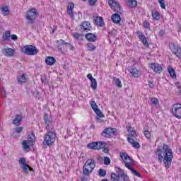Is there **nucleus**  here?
<instances>
[{
	"label": "nucleus",
	"instance_id": "obj_47",
	"mask_svg": "<svg viewBox=\"0 0 181 181\" xmlns=\"http://www.w3.org/2000/svg\"><path fill=\"white\" fill-rule=\"evenodd\" d=\"M124 166L125 168H127V169H129V170H132V169L134 168L131 164H129V163L124 161Z\"/></svg>",
	"mask_w": 181,
	"mask_h": 181
},
{
	"label": "nucleus",
	"instance_id": "obj_13",
	"mask_svg": "<svg viewBox=\"0 0 181 181\" xmlns=\"http://www.w3.org/2000/svg\"><path fill=\"white\" fill-rule=\"evenodd\" d=\"M57 49L63 53L64 50H66V47L69 45V42H65L64 40L60 39L59 40L57 41Z\"/></svg>",
	"mask_w": 181,
	"mask_h": 181
},
{
	"label": "nucleus",
	"instance_id": "obj_54",
	"mask_svg": "<svg viewBox=\"0 0 181 181\" xmlns=\"http://www.w3.org/2000/svg\"><path fill=\"white\" fill-rule=\"evenodd\" d=\"M41 81L42 84H47V78L46 77L41 78Z\"/></svg>",
	"mask_w": 181,
	"mask_h": 181
},
{
	"label": "nucleus",
	"instance_id": "obj_2",
	"mask_svg": "<svg viewBox=\"0 0 181 181\" xmlns=\"http://www.w3.org/2000/svg\"><path fill=\"white\" fill-rule=\"evenodd\" d=\"M95 168V160L91 158L88 159L85 163L83 170V175L86 176H88L93 173V170Z\"/></svg>",
	"mask_w": 181,
	"mask_h": 181
},
{
	"label": "nucleus",
	"instance_id": "obj_24",
	"mask_svg": "<svg viewBox=\"0 0 181 181\" xmlns=\"http://www.w3.org/2000/svg\"><path fill=\"white\" fill-rule=\"evenodd\" d=\"M95 23H96L98 26L103 28V26H104V20H103V17H96L95 19Z\"/></svg>",
	"mask_w": 181,
	"mask_h": 181
},
{
	"label": "nucleus",
	"instance_id": "obj_5",
	"mask_svg": "<svg viewBox=\"0 0 181 181\" xmlns=\"http://www.w3.org/2000/svg\"><path fill=\"white\" fill-rule=\"evenodd\" d=\"M54 141H56V133L54 132H51L49 129V130H48L47 133L45 134L44 144L47 145V146H50V145H52Z\"/></svg>",
	"mask_w": 181,
	"mask_h": 181
},
{
	"label": "nucleus",
	"instance_id": "obj_43",
	"mask_svg": "<svg viewBox=\"0 0 181 181\" xmlns=\"http://www.w3.org/2000/svg\"><path fill=\"white\" fill-rule=\"evenodd\" d=\"M111 164V159L109 157H104V165L108 166V165Z\"/></svg>",
	"mask_w": 181,
	"mask_h": 181
},
{
	"label": "nucleus",
	"instance_id": "obj_39",
	"mask_svg": "<svg viewBox=\"0 0 181 181\" xmlns=\"http://www.w3.org/2000/svg\"><path fill=\"white\" fill-rule=\"evenodd\" d=\"M99 176H101L102 177H105L107 175V170L100 168L98 170Z\"/></svg>",
	"mask_w": 181,
	"mask_h": 181
},
{
	"label": "nucleus",
	"instance_id": "obj_19",
	"mask_svg": "<svg viewBox=\"0 0 181 181\" xmlns=\"http://www.w3.org/2000/svg\"><path fill=\"white\" fill-rule=\"evenodd\" d=\"M81 29H83L86 32H88L91 30V24H90V22L88 21L83 22L81 25Z\"/></svg>",
	"mask_w": 181,
	"mask_h": 181
},
{
	"label": "nucleus",
	"instance_id": "obj_52",
	"mask_svg": "<svg viewBox=\"0 0 181 181\" xmlns=\"http://www.w3.org/2000/svg\"><path fill=\"white\" fill-rule=\"evenodd\" d=\"M127 141L129 144H131V145H132L135 142V140H134V139L131 137H127Z\"/></svg>",
	"mask_w": 181,
	"mask_h": 181
},
{
	"label": "nucleus",
	"instance_id": "obj_8",
	"mask_svg": "<svg viewBox=\"0 0 181 181\" xmlns=\"http://www.w3.org/2000/svg\"><path fill=\"white\" fill-rule=\"evenodd\" d=\"M90 104L92 110H93V111L95 112L97 116L99 118H104V114H103V112H101V110L98 108V105H97V103H95V101L92 100L90 102Z\"/></svg>",
	"mask_w": 181,
	"mask_h": 181
},
{
	"label": "nucleus",
	"instance_id": "obj_56",
	"mask_svg": "<svg viewBox=\"0 0 181 181\" xmlns=\"http://www.w3.org/2000/svg\"><path fill=\"white\" fill-rule=\"evenodd\" d=\"M148 86H149L150 88H153L155 87V85L153 84V82H152L151 81H148Z\"/></svg>",
	"mask_w": 181,
	"mask_h": 181
},
{
	"label": "nucleus",
	"instance_id": "obj_6",
	"mask_svg": "<svg viewBox=\"0 0 181 181\" xmlns=\"http://www.w3.org/2000/svg\"><path fill=\"white\" fill-rule=\"evenodd\" d=\"M22 52L28 54V56H35L37 53H39V49H36V47L33 45H26L22 49Z\"/></svg>",
	"mask_w": 181,
	"mask_h": 181
},
{
	"label": "nucleus",
	"instance_id": "obj_7",
	"mask_svg": "<svg viewBox=\"0 0 181 181\" xmlns=\"http://www.w3.org/2000/svg\"><path fill=\"white\" fill-rule=\"evenodd\" d=\"M105 145L106 144L103 141H96L88 144L87 148L89 149H95L98 151L100 149H103V148H105Z\"/></svg>",
	"mask_w": 181,
	"mask_h": 181
},
{
	"label": "nucleus",
	"instance_id": "obj_36",
	"mask_svg": "<svg viewBox=\"0 0 181 181\" xmlns=\"http://www.w3.org/2000/svg\"><path fill=\"white\" fill-rule=\"evenodd\" d=\"M112 9L114 11V12H116V13H122V9H121V6L119 5V3Z\"/></svg>",
	"mask_w": 181,
	"mask_h": 181
},
{
	"label": "nucleus",
	"instance_id": "obj_26",
	"mask_svg": "<svg viewBox=\"0 0 181 181\" xmlns=\"http://www.w3.org/2000/svg\"><path fill=\"white\" fill-rule=\"evenodd\" d=\"M21 121H22V115H16V117L13 120V124L18 126Z\"/></svg>",
	"mask_w": 181,
	"mask_h": 181
},
{
	"label": "nucleus",
	"instance_id": "obj_42",
	"mask_svg": "<svg viewBox=\"0 0 181 181\" xmlns=\"http://www.w3.org/2000/svg\"><path fill=\"white\" fill-rule=\"evenodd\" d=\"M131 172L133 175H134V176H137V177H142V175H141V173H139V172L135 170V168H133L131 170Z\"/></svg>",
	"mask_w": 181,
	"mask_h": 181
},
{
	"label": "nucleus",
	"instance_id": "obj_61",
	"mask_svg": "<svg viewBox=\"0 0 181 181\" xmlns=\"http://www.w3.org/2000/svg\"><path fill=\"white\" fill-rule=\"evenodd\" d=\"M127 131H128V132L131 133L134 131V129H132V127L129 126V127H127Z\"/></svg>",
	"mask_w": 181,
	"mask_h": 181
},
{
	"label": "nucleus",
	"instance_id": "obj_25",
	"mask_svg": "<svg viewBox=\"0 0 181 181\" xmlns=\"http://www.w3.org/2000/svg\"><path fill=\"white\" fill-rule=\"evenodd\" d=\"M168 71L172 78H176V72L175 71V69H173V67L171 66H168Z\"/></svg>",
	"mask_w": 181,
	"mask_h": 181
},
{
	"label": "nucleus",
	"instance_id": "obj_55",
	"mask_svg": "<svg viewBox=\"0 0 181 181\" xmlns=\"http://www.w3.org/2000/svg\"><path fill=\"white\" fill-rule=\"evenodd\" d=\"M89 5L94 6L95 5V2H97V0H88Z\"/></svg>",
	"mask_w": 181,
	"mask_h": 181
},
{
	"label": "nucleus",
	"instance_id": "obj_16",
	"mask_svg": "<svg viewBox=\"0 0 181 181\" xmlns=\"http://www.w3.org/2000/svg\"><path fill=\"white\" fill-rule=\"evenodd\" d=\"M2 54L7 57H11L15 54V49L12 48H6L2 50Z\"/></svg>",
	"mask_w": 181,
	"mask_h": 181
},
{
	"label": "nucleus",
	"instance_id": "obj_40",
	"mask_svg": "<svg viewBox=\"0 0 181 181\" xmlns=\"http://www.w3.org/2000/svg\"><path fill=\"white\" fill-rule=\"evenodd\" d=\"M90 87L93 88V90H97V80L95 78L92 79Z\"/></svg>",
	"mask_w": 181,
	"mask_h": 181
},
{
	"label": "nucleus",
	"instance_id": "obj_62",
	"mask_svg": "<svg viewBox=\"0 0 181 181\" xmlns=\"http://www.w3.org/2000/svg\"><path fill=\"white\" fill-rule=\"evenodd\" d=\"M117 170H118V172H119V173H125L124 172V170L121 169V168H119V167L117 168Z\"/></svg>",
	"mask_w": 181,
	"mask_h": 181
},
{
	"label": "nucleus",
	"instance_id": "obj_46",
	"mask_svg": "<svg viewBox=\"0 0 181 181\" xmlns=\"http://www.w3.org/2000/svg\"><path fill=\"white\" fill-rule=\"evenodd\" d=\"M132 145V147L135 148L136 149H139L141 148V144L136 141H134Z\"/></svg>",
	"mask_w": 181,
	"mask_h": 181
},
{
	"label": "nucleus",
	"instance_id": "obj_20",
	"mask_svg": "<svg viewBox=\"0 0 181 181\" xmlns=\"http://www.w3.org/2000/svg\"><path fill=\"white\" fill-rule=\"evenodd\" d=\"M111 19L114 23L118 24L121 22V16H119V13H115L112 15Z\"/></svg>",
	"mask_w": 181,
	"mask_h": 181
},
{
	"label": "nucleus",
	"instance_id": "obj_63",
	"mask_svg": "<svg viewBox=\"0 0 181 181\" xmlns=\"http://www.w3.org/2000/svg\"><path fill=\"white\" fill-rule=\"evenodd\" d=\"M103 151L105 152V153H108V152H110V149L108 148H105Z\"/></svg>",
	"mask_w": 181,
	"mask_h": 181
},
{
	"label": "nucleus",
	"instance_id": "obj_28",
	"mask_svg": "<svg viewBox=\"0 0 181 181\" xmlns=\"http://www.w3.org/2000/svg\"><path fill=\"white\" fill-rule=\"evenodd\" d=\"M120 158L123 160H127V159H129V160H131V162L134 163V160L131 158L129 155H128L127 153H120Z\"/></svg>",
	"mask_w": 181,
	"mask_h": 181
},
{
	"label": "nucleus",
	"instance_id": "obj_23",
	"mask_svg": "<svg viewBox=\"0 0 181 181\" xmlns=\"http://www.w3.org/2000/svg\"><path fill=\"white\" fill-rule=\"evenodd\" d=\"M17 80L18 84H22L28 81V77L26 76V74H23L20 77L17 78Z\"/></svg>",
	"mask_w": 181,
	"mask_h": 181
},
{
	"label": "nucleus",
	"instance_id": "obj_45",
	"mask_svg": "<svg viewBox=\"0 0 181 181\" xmlns=\"http://www.w3.org/2000/svg\"><path fill=\"white\" fill-rule=\"evenodd\" d=\"M151 101L153 105H158V104H159V100L156 98H151Z\"/></svg>",
	"mask_w": 181,
	"mask_h": 181
},
{
	"label": "nucleus",
	"instance_id": "obj_4",
	"mask_svg": "<svg viewBox=\"0 0 181 181\" xmlns=\"http://www.w3.org/2000/svg\"><path fill=\"white\" fill-rule=\"evenodd\" d=\"M35 133L31 132L28 135V141L25 140L23 141L22 145L24 151H27V152H29V151H30V147L28 146V144L31 146H33V144H35Z\"/></svg>",
	"mask_w": 181,
	"mask_h": 181
},
{
	"label": "nucleus",
	"instance_id": "obj_57",
	"mask_svg": "<svg viewBox=\"0 0 181 181\" xmlns=\"http://www.w3.org/2000/svg\"><path fill=\"white\" fill-rule=\"evenodd\" d=\"M12 40H18V36L15 34L11 35Z\"/></svg>",
	"mask_w": 181,
	"mask_h": 181
},
{
	"label": "nucleus",
	"instance_id": "obj_9",
	"mask_svg": "<svg viewBox=\"0 0 181 181\" xmlns=\"http://www.w3.org/2000/svg\"><path fill=\"white\" fill-rule=\"evenodd\" d=\"M172 112L175 118L181 119V105L175 104L173 105Z\"/></svg>",
	"mask_w": 181,
	"mask_h": 181
},
{
	"label": "nucleus",
	"instance_id": "obj_33",
	"mask_svg": "<svg viewBox=\"0 0 181 181\" xmlns=\"http://www.w3.org/2000/svg\"><path fill=\"white\" fill-rule=\"evenodd\" d=\"M1 12L3 14H4L5 16L7 15H9V8H8V6L5 5L1 7Z\"/></svg>",
	"mask_w": 181,
	"mask_h": 181
},
{
	"label": "nucleus",
	"instance_id": "obj_51",
	"mask_svg": "<svg viewBox=\"0 0 181 181\" xmlns=\"http://www.w3.org/2000/svg\"><path fill=\"white\" fill-rule=\"evenodd\" d=\"M73 36L75 39H76L77 40H78V39H80V33H75L73 34Z\"/></svg>",
	"mask_w": 181,
	"mask_h": 181
},
{
	"label": "nucleus",
	"instance_id": "obj_60",
	"mask_svg": "<svg viewBox=\"0 0 181 181\" xmlns=\"http://www.w3.org/2000/svg\"><path fill=\"white\" fill-rule=\"evenodd\" d=\"M159 36H163L165 35V31L163 30H160L158 33Z\"/></svg>",
	"mask_w": 181,
	"mask_h": 181
},
{
	"label": "nucleus",
	"instance_id": "obj_34",
	"mask_svg": "<svg viewBox=\"0 0 181 181\" xmlns=\"http://www.w3.org/2000/svg\"><path fill=\"white\" fill-rule=\"evenodd\" d=\"M113 81H115L117 87H118V88H121L122 87V83H121V80H119V78H117V77H113Z\"/></svg>",
	"mask_w": 181,
	"mask_h": 181
},
{
	"label": "nucleus",
	"instance_id": "obj_38",
	"mask_svg": "<svg viewBox=\"0 0 181 181\" xmlns=\"http://www.w3.org/2000/svg\"><path fill=\"white\" fill-rule=\"evenodd\" d=\"M151 15L156 21H159V19H160V14L158 11H153Z\"/></svg>",
	"mask_w": 181,
	"mask_h": 181
},
{
	"label": "nucleus",
	"instance_id": "obj_11",
	"mask_svg": "<svg viewBox=\"0 0 181 181\" xmlns=\"http://www.w3.org/2000/svg\"><path fill=\"white\" fill-rule=\"evenodd\" d=\"M116 134L117 132L114 131V129L107 127L102 132L101 135L105 138H111L112 135H116Z\"/></svg>",
	"mask_w": 181,
	"mask_h": 181
},
{
	"label": "nucleus",
	"instance_id": "obj_22",
	"mask_svg": "<svg viewBox=\"0 0 181 181\" xmlns=\"http://www.w3.org/2000/svg\"><path fill=\"white\" fill-rule=\"evenodd\" d=\"M45 63L48 66H53V64H54V63H56V59L53 57H47L45 59Z\"/></svg>",
	"mask_w": 181,
	"mask_h": 181
},
{
	"label": "nucleus",
	"instance_id": "obj_49",
	"mask_svg": "<svg viewBox=\"0 0 181 181\" xmlns=\"http://www.w3.org/2000/svg\"><path fill=\"white\" fill-rule=\"evenodd\" d=\"M129 136H132V138H136L138 136V134H136V131L133 130L131 132Z\"/></svg>",
	"mask_w": 181,
	"mask_h": 181
},
{
	"label": "nucleus",
	"instance_id": "obj_30",
	"mask_svg": "<svg viewBox=\"0 0 181 181\" xmlns=\"http://www.w3.org/2000/svg\"><path fill=\"white\" fill-rule=\"evenodd\" d=\"M22 131H23V127H16L11 135L15 138L16 136V134H21ZM16 132V134H15Z\"/></svg>",
	"mask_w": 181,
	"mask_h": 181
},
{
	"label": "nucleus",
	"instance_id": "obj_31",
	"mask_svg": "<svg viewBox=\"0 0 181 181\" xmlns=\"http://www.w3.org/2000/svg\"><path fill=\"white\" fill-rule=\"evenodd\" d=\"M110 177L112 179V181H119L121 180V175H117L115 174V173H112L110 175Z\"/></svg>",
	"mask_w": 181,
	"mask_h": 181
},
{
	"label": "nucleus",
	"instance_id": "obj_48",
	"mask_svg": "<svg viewBox=\"0 0 181 181\" xmlns=\"http://www.w3.org/2000/svg\"><path fill=\"white\" fill-rule=\"evenodd\" d=\"M144 136L146 138H147V139H150L151 138V132H149V131L148 130H145L144 132Z\"/></svg>",
	"mask_w": 181,
	"mask_h": 181
},
{
	"label": "nucleus",
	"instance_id": "obj_32",
	"mask_svg": "<svg viewBox=\"0 0 181 181\" xmlns=\"http://www.w3.org/2000/svg\"><path fill=\"white\" fill-rule=\"evenodd\" d=\"M10 37H11V30L6 31L5 35H3V40L4 42H8Z\"/></svg>",
	"mask_w": 181,
	"mask_h": 181
},
{
	"label": "nucleus",
	"instance_id": "obj_18",
	"mask_svg": "<svg viewBox=\"0 0 181 181\" xmlns=\"http://www.w3.org/2000/svg\"><path fill=\"white\" fill-rule=\"evenodd\" d=\"M44 121L45 125H47L46 128L47 131H50V124H52V120L50 119V117H49V115L47 113L44 114Z\"/></svg>",
	"mask_w": 181,
	"mask_h": 181
},
{
	"label": "nucleus",
	"instance_id": "obj_64",
	"mask_svg": "<svg viewBox=\"0 0 181 181\" xmlns=\"http://www.w3.org/2000/svg\"><path fill=\"white\" fill-rule=\"evenodd\" d=\"M156 152H159L160 153H162V152H163V151L162 150V148H157L156 151Z\"/></svg>",
	"mask_w": 181,
	"mask_h": 181
},
{
	"label": "nucleus",
	"instance_id": "obj_50",
	"mask_svg": "<svg viewBox=\"0 0 181 181\" xmlns=\"http://www.w3.org/2000/svg\"><path fill=\"white\" fill-rule=\"evenodd\" d=\"M68 46L71 52H76V47H74L71 44L68 43Z\"/></svg>",
	"mask_w": 181,
	"mask_h": 181
},
{
	"label": "nucleus",
	"instance_id": "obj_3",
	"mask_svg": "<svg viewBox=\"0 0 181 181\" xmlns=\"http://www.w3.org/2000/svg\"><path fill=\"white\" fill-rule=\"evenodd\" d=\"M37 16H39V13H37L36 8H33L28 10L26 13L27 23L28 25H33V23H35V20Z\"/></svg>",
	"mask_w": 181,
	"mask_h": 181
},
{
	"label": "nucleus",
	"instance_id": "obj_14",
	"mask_svg": "<svg viewBox=\"0 0 181 181\" xmlns=\"http://www.w3.org/2000/svg\"><path fill=\"white\" fill-rule=\"evenodd\" d=\"M149 67L156 73L160 74L162 71H163V68H162V66L159 64L152 63L150 64Z\"/></svg>",
	"mask_w": 181,
	"mask_h": 181
},
{
	"label": "nucleus",
	"instance_id": "obj_12",
	"mask_svg": "<svg viewBox=\"0 0 181 181\" xmlns=\"http://www.w3.org/2000/svg\"><path fill=\"white\" fill-rule=\"evenodd\" d=\"M170 49L173 53H174L177 56V57L181 59V47L180 46L172 43L170 45Z\"/></svg>",
	"mask_w": 181,
	"mask_h": 181
},
{
	"label": "nucleus",
	"instance_id": "obj_59",
	"mask_svg": "<svg viewBox=\"0 0 181 181\" xmlns=\"http://www.w3.org/2000/svg\"><path fill=\"white\" fill-rule=\"evenodd\" d=\"M6 96V91L5 90H1V97L5 98Z\"/></svg>",
	"mask_w": 181,
	"mask_h": 181
},
{
	"label": "nucleus",
	"instance_id": "obj_53",
	"mask_svg": "<svg viewBox=\"0 0 181 181\" xmlns=\"http://www.w3.org/2000/svg\"><path fill=\"white\" fill-rule=\"evenodd\" d=\"M143 25H144V27L146 28V29H148L149 26L151 24H149V23L146 22V21H144L143 23Z\"/></svg>",
	"mask_w": 181,
	"mask_h": 181
},
{
	"label": "nucleus",
	"instance_id": "obj_44",
	"mask_svg": "<svg viewBox=\"0 0 181 181\" xmlns=\"http://www.w3.org/2000/svg\"><path fill=\"white\" fill-rule=\"evenodd\" d=\"M158 2L162 9H166V4H165V0H158Z\"/></svg>",
	"mask_w": 181,
	"mask_h": 181
},
{
	"label": "nucleus",
	"instance_id": "obj_58",
	"mask_svg": "<svg viewBox=\"0 0 181 181\" xmlns=\"http://www.w3.org/2000/svg\"><path fill=\"white\" fill-rule=\"evenodd\" d=\"M87 78H89V80H90V81L94 79V78H93V75H91V74H88L87 75Z\"/></svg>",
	"mask_w": 181,
	"mask_h": 181
},
{
	"label": "nucleus",
	"instance_id": "obj_17",
	"mask_svg": "<svg viewBox=\"0 0 181 181\" xmlns=\"http://www.w3.org/2000/svg\"><path fill=\"white\" fill-rule=\"evenodd\" d=\"M67 13L69 15L71 19H74V12H73V9H74V4L69 3L67 6Z\"/></svg>",
	"mask_w": 181,
	"mask_h": 181
},
{
	"label": "nucleus",
	"instance_id": "obj_27",
	"mask_svg": "<svg viewBox=\"0 0 181 181\" xmlns=\"http://www.w3.org/2000/svg\"><path fill=\"white\" fill-rule=\"evenodd\" d=\"M127 4L129 8H136L138 5V1L136 0H127Z\"/></svg>",
	"mask_w": 181,
	"mask_h": 181
},
{
	"label": "nucleus",
	"instance_id": "obj_21",
	"mask_svg": "<svg viewBox=\"0 0 181 181\" xmlns=\"http://www.w3.org/2000/svg\"><path fill=\"white\" fill-rule=\"evenodd\" d=\"M85 37L88 42H96L97 40V36L93 33H87L86 34Z\"/></svg>",
	"mask_w": 181,
	"mask_h": 181
},
{
	"label": "nucleus",
	"instance_id": "obj_35",
	"mask_svg": "<svg viewBox=\"0 0 181 181\" xmlns=\"http://www.w3.org/2000/svg\"><path fill=\"white\" fill-rule=\"evenodd\" d=\"M86 47H87V50H88L89 52H93V50H95V46L91 42L86 44Z\"/></svg>",
	"mask_w": 181,
	"mask_h": 181
},
{
	"label": "nucleus",
	"instance_id": "obj_37",
	"mask_svg": "<svg viewBox=\"0 0 181 181\" xmlns=\"http://www.w3.org/2000/svg\"><path fill=\"white\" fill-rule=\"evenodd\" d=\"M108 4H109V6H110L111 9H112L115 7H116L117 5L119 4V3H118V1H115L114 0H109Z\"/></svg>",
	"mask_w": 181,
	"mask_h": 181
},
{
	"label": "nucleus",
	"instance_id": "obj_41",
	"mask_svg": "<svg viewBox=\"0 0 181 181\" xmlns=\"http://www.w3.org/2000/svg\"><path fill=\"white\" fill-rule=\"evenodd\" d=\"M120 177L122 179L123 181H131L129 180V176L125 173H121Z\"/></svg>",
	"mask_w": 181,
	"mask_h": 181
},
{
	"label": "nucleus",
	"instance_id": "obj_15",
	"mask_svg": "<svg viewBox=\"0 0 181 181\" xmlns=\"http://www.w3.org/2000/svg\"><path fill=\"white\" fill-rule=\"evenodd\" d=\"M137 35H138L139 39L141 40L144 46H146V47H149V43H148V40L146 39V37H145V35L144 34V33L138 32Z\"/></svg>",
	"mask_w": 181,
	"mask_h": 181
},
{
	"label": "nucleus",
	"instance_id": "obj_29",
	"mask_svg": "<svg viewBox=\"0 0 181 181\" xmlns=\"http://www.w3.org/2000/svg\"><path fill=\"white\" fill-rule=\"evenodd\" d=\"M130 73L133 77H139V71L136 68H132Z\"/></svg>",
	"mask_w": 181,
	"mask_h": 181
},
{
	"label": "nucleus",
	"instance_id": "obj_10",
	"mask_svg": "<svg viewBox=\"0 0 181 181\" xmlns=\"http://www.w3.org/2000/svg\"><path fill=\"white\" fill-rule=\"evenodd\" d=\"M18 163L23 170V172L25 174L28 175L29 173V171L28 170L29 168V165L26 164V158H20L18 159Z\"/></svg>",
	"mask_w": 181,
	"mask_h": 181
},
{
	"label": "nucleus",
	"instance_id": "obj_1",
	"mask_svg": "<svg viewBox=\"0 0 181 181\" xmlns=\"http://www.w3.org/2000/svg\"><path fill=\"white\" fill-rule=\"evenodd\" d=\"M163 151H164V158L162 153H159L158 155V161L165 164V168L169 169L172 165V159H173V152H172V149L169 148L168 144L163 145Z\"/></svg>",
	"mask_w": 181,
	"mask_h": 181
}]
</instances>
